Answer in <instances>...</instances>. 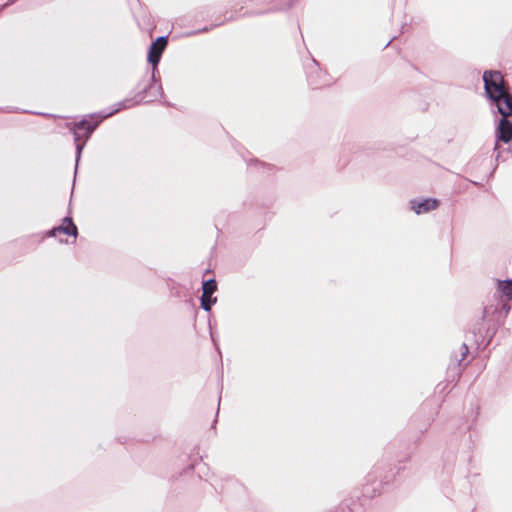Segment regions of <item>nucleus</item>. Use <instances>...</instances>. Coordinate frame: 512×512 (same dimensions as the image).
<instances>
[{
	"label": "nucleus",
	"instance_id": "obj_7",
	"mask_svg": "<svg viewBox=\"0 0 512 512\" xmlns=\"http://www.w3.org/2000/svg\"><path fill=\"white\" fill-rule=\"evenodd\" d=\"M498 289L508 299H512V280L500 281Z\"/></svg>",
	"mask_w": 512,
	"mask_h": 512
},
{
	"label": "nucleus",
	"instance_id": "obj_8",
	"mask_svg": "<svg viewBox=\"0 0 512 512\" xmlns=\"http://www.w3.org/2000/svg\"><path fill=\"white\" fill-rule=\"evenodd\" d=\"M216 301H217V299H216L215 297L213 298L212 296H210V297H208V298H207V302H211V306H212L214 303H216Z\"/></svg>",
	"mask_w": 512,
	"mask_h": 512
},
{
	"label": "nucleus",
	"instance_id": "obj_2",
	"mask_svg": "<svg viewBox=\"0 0 512 512\" xmlns=\"http://www.w3.org/2000/svg\"><path fill=\"white\" fill-rule=\"evenodd\" d=\"M114 112L108 113L104 115L100 119H94V116H90L89 119H84L80 121L79 123L75 124L71 130L74 134V140L76 143V149H77V158H79L81 150L86 142V140L90 137L91 133L94 131V129L98 126L99 122L110 115H112Z\"/></svg>",
	"mask_w": 512,
	"mask_h": 512
},
{
	"label": "nucleus",
	"instance_id": "obj_6",
	"mask_svg": "<svg viewBox=\"0 0 512 512\" xmlns=\"http://www.w3.org/2000/svg\"><path fill=\"white\" fill-rule=\"evenodd\" d=\"M216 289H217V284L214 279H210V280L203 282V285H202L203 293H202V297H201V307L204 310L210 311L211 302H207V298L212 296L213 293L216 291Z\"/></svg>",
	"mask_w": 512,
	"mask_h": 512
},
{
	"label": "nucleus",
	"instance_id": "obj_5",
	"mask_svg": "<svg viewBox=\"0 0 512 512\" xmlns=\"http://www.w3.org/2000/svg\"><path fill=\"white\" fill-rule=\"evenodd\" d=\"M410 204H411V209L416 214H422V213H427L429 211L435 210L438 207L439 202L437 199L429 198V199H423L420 201L412 200L410 202Z\"/></svg>",
	"mask_w": 512,
	"mask_h": 512
},
{
	"label": "nucleus",
	"instance_id": "obj_1",
	"mask_svg": "<svg viewBox=\"0 0 512 512\" xmlns=\"http://www.w3.org/2000/svg\"><path fill=\"white\" fill-rule=\"evenodd\" d=\"M483 80L487 96L497 105L498 112L502 115L497 138L508 143L512 140V96L506 91L500 72L486 71Z\"/></svg>",
	"mask_w": 512,
	"mask_h": 512
},
{
	"label": "nucleus",
	"instance_id": "obj_3",
	"mask_svg": "<svg viewBox=\"0 0 512 512\" xmlns=\"http://www.w3.org/2000/svg\"><path fill=\"white\" fill-rule=\"evenodd\" d=\"M167 44L165 37H159L150 47L148 53V61L156 68L160 61L161 54L164 51Z\"/></svg>",
	"mask_w": 512,
	"mask_h": 512
},
{
	"label": "nucleus",
	"instance_id": "obj_4",
	"mask_svg": "<svg viewBox=\"0 0 512 512\" xmlns=\"http://www.w3.org/2000/svg\"><path fill=\"white\" fill-rule=\"evenodd\" d=\"M60 233L72 236L74 238V240L76 239L77 227L74 225L71 218H69V217L64 218L61 225L54 227L53 229H51L49 231V236L55 237V236H57V234H60Z\"/></svg>",
	"mask_w": 512,
	"mask_h": 512
}]
</instances>
